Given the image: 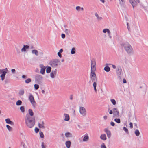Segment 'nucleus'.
I'll list each match as a JSON object with an SVG mask.
<instances>
[{
    "mask_svg": "<svg viewBox=\"0 0 148 148\" xmlns=\"http://www.w3.org/2000/svg\"><path fill=\"white\" fill-rule=\"evenodd\" d=\"M25 120L26 125L29 128L32 127L35 124V117L31 116L28 114H27L26 116Z\"/></svg>",
    "mask_w": 148,
    "mask_h": 148,
    "instance_id": "1",
    "label": "nucleus"
},
{
    "mask_svg": "<svg viewBox=\"0 0 148 148\" xmlns=\"http://www.w3.org/2000/svg\"><path fill=\"white\" fill-rule=\"evenodd\" d=\"M124 49L127 53L129 55L134 54V51L131 45L128 42L124 43L123 45Z\"/></svg>",
    "mask_w": 148,
    "mask_h": 148,
    "instance_id": "2",
    "label": "nucleus"
},
{
    "mask_svg": "<svg viewBox=\"0 0 148 148\" xmlns=\"http://www.w3.org/2000/svg\"><path fill=\"white\" fill-rule=\"evenodd\" d=\"M122 70L120 66H118L116 68V73L118 78L121 79L122 77Z\"/></svg>",
    "mask_w": 148,
    "mask_h": 148,
    "instance_id": "3",
    "label": "nucleus"
},
{
    "mask_svg": "<svg viewBox=\"0 0 148 148\" xmlns=\"http://www.w3.org/2000/svg\"><path fill=\"white\" fill-rule=\"evenodd\" d=\"M60 64V61L58 59H55L51 62L50 63L51 66L53 68L56 67Z\"/></svg>",
    "mask_w": 148,
    "mask_h": 148,
    "instance_id": "4",
    "label": "nucleus"
},
{
    "mask_svg": "<svg viewBox=\"0 0 148 148\" xmlns=\"http://www.w3.org/2000/svg\"><path fill=\"white\" fill-rule=\"evenodd\" d=\"M29 99L32 105L34 107H35L36 103L35 102L33 95L31 94H30L29 96Z\"/></svg>",
    "mask_w": 148,
    "mask_h": 148,
    "instance_id": "5",
    "label": "nucleus"
},
{
    "mask_svg": "<svg viewBox=\"0 0 148 148\" xmlns=\"http://www.w3.org/2000/svg\"><path fill=\"white\" fill-rule=\"evenodd\" d=\"M96 62L94 60H91V71L95 72L96 70Z\"/></svg>",
    "mask_w": 148,
    "mask_h": 148,
    "instance_id": "6",
    "label": "nucleus"
},
{
    "mask_svg": "<svg viewBox=\"0 0 148 148\" xmlns=\"http://www.w3.org/2000/svg\"><path fill=\"white\" fill-rule=\"evenodd\" d=\"M90 78L92 82L97 81V79L95 72L91 71L90 74Z\"/></svg>",
    "mask_w": 148,
    "mask_h": 148,
    "instance_id": "7",
    "label": "nucleus"
},
{
    "mask_svg": "<svg viewBox=\"0 0 148 148\" xmlns=\"http://www.w3.org/2000/svg\"><path fill=\"white\" fill-rule=\"evenodd\" d=\"M80 114L84 116H85L86 115L85 109L83 107H80L79 110Z\"/></svg>",
    "mask_w": 148,
    "mask_h": 148,
    "instance_id": "8",
    "label": "nucleus"
},
{
    "mask_svg": "<svg viewBox=\"0 0 148 148\" xmlns=\"http://www.w3.org/2000/svg\"><path fill=\"white\" fill-rule=\"evenodd\" d=\"M113 112V117H117L119 115V112L118 109L116 108H113L112 109Z\"/></svg>",
    "mask_w": 148,
    "mask_h": 148,
    "instance_id": "9",
    "label": "nucleus"
},
{
    "mask_svg": "<svg viewBox=\"0 0 148 148\" xmlns=\"http://www.w3.org/2000/svg\"><path fill=\"white\" fill-rule=\"evenodd\" d=\"M35 79L38 82H41L43 79L42 76L39 74H36L35 77Z\"/></svg>",
    "mask_w": 148,
    "mask_h": 148,
    "instance_id": "10",
    "label": "nucleus"
},
{
    "mask_svg": "<svg viewBox=\"0 0 148 148\" xmlns=\"http://www.w3.org/2000/svg\"><path fill=\"white\" fill-rule=\"evenodd\" d=\"M104 131L106 134L108 138H110L111 137V135L110 131L107 128L105 129Z\"/></svg>",
    "mask_w": 148,
    "mask_h": 148,
    "instance_id": "11",
    "label": "nucleus"
},
{
    "mask_svg": "<svg viewBox=\"0 0 148 148\" xmlns=\"http://www.w3.org/2000/svg\"><path fill=\"white\" fill-rule=\"evenodd\" d=\"M40 67L41 68L40 73L42 74H44L45 73V71L46 69V67L44 65L41 64L40 65Z\"/></svg>",
    "mask_w": 148,
    "mask_h": 148,
    "instance_id": "12",
    "label": "nucleus"
},
{
    "mask_svg": "<svg viewBox=\"0 0 148 148\" xmlns=\"http://www.w3.org/2000/svg\"><path fill=\"white\" fill-rule=\"evenodd\" d=\"M29 46L27 45H24L23 47L21 49V51L22 52H26L29 48Z\"/></svg>",
    "mask_w": 148,
    "mask_h": 148,
    "instance_id": "13",
    "label": "nucleus"
},
{
    "mask_svg": "<svg viewBox=\"0 0 148 148\" xmlns=\"http://www.w3.org/2000/svg\"><path fill=\"white\" fill-rule=\"evenodd\" d=\"M57 73V70L55 69L54 70H52L50 73V76L51 78H54L55 75H56Z\"/></svg>",
    "mask_w": 148,
    "mask_h": 148,
    "instance_id": "14",
    "label": "nucleus"
},
{
    "mask_svg": "<svg viewBox=\"0 0 148 148\" xmlns=\"http://www.w3.org/2000/svg\"><path fill=\"white\" fill-rule=\"evenodd\" d=\"M130 2L132 5L133 8L136 5L137 3L134 0H130Z\"/></svg>",
    "mask_w": 148,
    "mask_h": 148,
    "instance_id": "15",
    "label": "nucleus"
},
{
    "mask_svg": "<svg viewBox=\"0 0 148 148\" xmlns=\"http://www.w3.org/2000/svg\"><path fill=\"white\" fill-rule=\"evenodd\" d=\"M7 73V72L5 71H3L2 72V74L0 75V77L1 78V79L2 81H3L5 78V77Z\"/></svg>",
    "mask_w": 148,
    "mask_h": 148,
    "instance_id": "16",
    "label": "nucleus"
},
{
    "mask_svg": "<svg viewBox=\"0 0 148 148\" xmlns=\"http://www.w3.org/2000/svg\"><path fill=\"white\" fill-rule=\"evenodd\" d=\"M100 138L102 140H106L107 138L105 134H101L100 137Z\"/></svg>",
    "mask_w": 148,
    "mask_h": 148,
    "instance_id": "17",
    "label": "nucleus"
},
{
    "mask_svg": "<svg viewBox=\"0 0 148 148\" xmlns=\"http://www.w3.org/2000/svg\"><path fill=\"white\" fill-rule=\"evenodd\" d=\"M38 126L39 128H42L43 129H44L45 128L44 121H42L41 123H38Z\"/></svg>",
    "mask_w": 148,
    "mask_h": 148,
    "instance_id": "18",
    "label": "nucleus"
},
{
    "mask_svg": "<svg viewBox=\"0 0 148 148\" xmlns=\"http://www.w3.org/2000/svg\"><path fill=\"white\" fill-rule=\"evenodd\" d=\"M119 1L120 4L121 5L122 8H125V6L124 5V0H119Z\"/></svg>",
    "mask_w": 148,
    "mask_h": 148,
    "instance_id": "19",
    "label": "nucleus"
},
{
    "mask_svg": "<svg viewBox=\"0 0 148 148\" xmlns=\"http://www.w3.org/2000/svg\"><path fill=\"white\" fill-rule=\"evenodd\" d=\"M65 145L67 148H70L71 145V142L69 140L65 142Z\"/></svg>",
    "mask_w": 148,
    "mask_h": 148,
    "instance_id": "20",
    "label": "nucleus"
},
{
    "mask_svg": "<svg viewBox=\"0 0 148 148\" xmlns=\"http://www.w3.org/2000/svg\"><path fill=\"white\" fill-rule=\"evenodd\" d=\"M31 52L32 54H34L36 56H38V52L37 50H33Z\"/></svg>",
    "mask_w": 148,
    "mask_h": 148,
    "instance_id": "21",
    "label": "nucleus"
},
{
    "mask_svg": "<svg viewBox=\"0 0 148 148\" xmlns=\"http://www.w3.org/2000/svg\"><path fill=\"white\" fill-rule=\"evenodd\" d=\"M64 115L65 117V119H64L65 121H68L70 119L69 116V115L66 114H64Z\"/></svg>",
    "mask_w": 148,
    "mask_h": 148,
    "instance_id": "22",
    "label": "nucleus"
},
{
    "mask_svg": "<svg viewBox=\"0 0 148 148\" xmlns=\"http://www.w3.org/2000/svg\"><path fill=\"white\" fill-rule=\"evenodd\" d=\"M65 136L67 138H71L72 137V134L70 132H66L65 133Z\"/></svg>",
    "mask_w": 148,
    "mask_h": 148,
    "instance_id": "23",
    "label": "nucleus"
},
{
    "mask_svg": "<svg viewBox=\"0 0 148 148\" xmlns=\"http://www.w3.org/2000/svg\"><path fill=\"white\" fill-rule=\"evenodd\" d=\"M19 94L20 96L23 95L24 93V90L23 89H21L19 90Z\"/></svg>",
    "mask_w": 148,
    "mask_h": 148,
    "instance_id": "24",
    "label": "nucleus"
},
{
    "mask_svg": "<svg viewBox=\"0 0 148 148\" xmlns=\"http://www.w3.org/2000/svg\"><path fill=\"white\" fill-rule=\"evenodd\" d=\"M28 112L29 113V115L30 116H33L34 115V113L31 109H29L28 110Z\"/></svg>",
    "mask_w": 148,
    "mask_h": 148,
    "instance_id": "25",
    "label": "nucleus"
},
{
    "mask_svg": "<svg viewBox=\"0 0 148 148\" xmlns=\"http://www.w3.org/2000/svg\"><path fill=\"white\" fill-rule=\"evenodd\" d=\"M89 137L88 135L85 136L83 138V141H86L88 140Z\"/></svg>",
    "mask_w": 148,
    "mask_h": 148,
    "instance_id": "26",
    "label": "nucleus"
},
{
    "mask_svg": "<svg viewBox=\"0 0 148 148\" xmlns=\"http://www.w3.org/2000/svg\"><path fill=\"white\" fill-rule=\"evenodd\" d=\"M95 15L96 17H97L98 21H100L102 19V18L101 17L99 16L98 15L97 13H95Z\"/></svg>",
    "mask_w": 148,
    "mask_h": 148,
    "instance_id": "27",
    "label": "nucleus"
},
{
    "mask_svg": "<svg viewBox=\"0 0 148 148\" xmlns=\"http://www.w3.org/2000/svg\"><path fill=\"white\" fill-rule=\"evenodd\" d=\"M76 51V49L75 48L73 47L72 48L71 51V54H74L75 53Z\"/></svg>",
    "mask_w": 148,
    "mask_h": 148,
    "instance_id": "28",
    "label": "nucleus"
},
{
    "mask_svg": "<svg viewBox=\"0 0 148 148\" xmlns=\"http://www.w3.org/2000/svg\"><path fill=\"white\" fill-rule=\"evenodd\" d=\"M104 70L106 72H109L110 70V68L108 66H105L104 69Z\"/></svg>",
    "mask_w": 148,
    "mask_h": 148,
    "instance_id": "29",
    "label": "nucleus"
},
{
    "mask_svg": "<svg viewBox=\"0 0 148 148\" xmlns=\"http://www.w3.org/2000/svg\"><path fill=\"white\" fill-rule=\"evenodd\" d=\"M51 67H48L46 69V73H50L51 71Z\"/></svg>",
    "mask_w": 148,
    "mask_h": 148,
    "instance_id": "30",
    "label": "nucleus"
},
{
    "mask_svg": "<svg viewBox=\"0 0 148 148\" xmlns=\"http://www.w3.org/2000/svg\"><path fill=\"white\" fill-rule=\"evenodd\" d=\"M20 110L23 113L25 111V108L24 106H21L20 108Z\"/></svg>",
    "mask_w": 148,
    "mask_h": 148,
    "instance_id": "31",
    "label": "nucleus"
},
{
    "mask_svg": "<svg viewBox=\"0 0 148 148\" xmlns=\"http://www.w3.org/2000/svg\"><path fill=\"white\" fill-rule=\"evenodd\" d=\"M134 133L137 136H138L140 134L139 131L138 130H136Z\"/></svg>",
    "mask_w": 148,
    "mask_h": 148,
    "instance_id": "32",
    "label": "nucleus"
},
{
    "mask_svg": "<svg viewBox=\"0 0 148 148\" xmlns=\"http://www.w3.org/2000/svg\"><path fill=\"white\" fill-rule=\"evenodd\" d=\"M21 145L23 147V148H27V147L25 145V143L23 142H22L21 143Z\"/></svg>",
    "mask_w": 148,
    "mask_h": 148,
    "instance_id": "33",
    "label": "nucleus"
},
{
    "mask_svg": "<svg viewBox=\"0 0 148 148\" xmlns=\"http://www.w3.org/2000/svg\"><path fill=\"white\" fill-rule=\"evenodd\" d=\"M22 102L21 100H18L16 103V104L17 106H19L21 105Z\"/></svg>",
    "mask_w": 148,
    "mask_h": 148,
    "instance_id": "34",
    "label": "nucleus"
},
{
    "mask_svg": "<svg viewBox=\"0 0 148 148\" xmlns=\"http://www.w3.org/2000/svg\"><path fill=\"white\" fill-rule=\"evenodd\" d=\"M110 32V30L106 28L104 29L103 31V32L104 33H106L107 32L108 33Z\"/></svg>",
    "mask_w": 148,
    "mask_h": 148,
    "instance_id": "35",
    "label": "nucleus"
},
{
    "mask_svg": "<svg viewBox=\"0 0 148 148\" xmlns=\"http://www.w3.org/2000/svg\"><path fill=\"white\" fill-rule=\"evenodd\" d=\"M6 126L7 129L9 131H12V128L10 126L8 125H7Z\"/></svg>",
    "mask_w": 148,
    "mask_h": 148,
    "instance_id": "36",
    "label": "nucleus"
},
{
    "mask_svg": "<svg viewBox=\"0 0 148 148\" xmlns=\"http://www.w3.org/2000/svg\"><path fill=\"white\" fill-rule=\"evenodd\" d=\"M114 121L118 123H120L121 122V120L120 119L116 118L114 119Z\"/></svg>",
    "mask_w": 148,
    "mask_h": 148,
    "instance_id": "37",
    "label": "nucleus"
},
{
    "mask_svg": "<svg viewBox=\"0 0 148 148\" xmlns=\"http://www.w3.org/2000/svg\"><path fill=\"white\" fill-rule=\"evenodd\" d=\"M31 82V79L30 78H28L25 80V82L26 83L28 84L30 83Z\"/></svg>",
    "mask_w": 148,
    "mask_h": 148,
    "instance_id": "38",
    "label": "nucleus"
},
{
    "mask_svg": "<svg viewBox=\"0 0 148 148\" xmlns=\"http://www.w3.org/2000/svg\"><path fill=\"white\" fill-rule=\"evenodd\" d=\"M111 101L113 105H115L116 104V101L114 99H111Z\"/></svg>",
    "mask_w": 148,
    "mask_h": 148,
    "instance_id": "39",
    "label": "nucleus"
},
{
    "mask_svg": "<svg viewBox=\"0 0 148 148\" xmlns=\"http://www.w3.org/2000/svg\"><path fill=\"white\" fill-rule=\"evenodd\" d=\"M40 137L43 138H44V136L42 132H40Z\"/></svg>",
    "mask_w": 148,
    "mask_h": 148,
    "instance_id": "40",
    "label": "nucleus"
},
{
    "mask_svg": "<svg viewBox=\"0 0 148 148\" xmlns=\"http://www.w3.org/2000/svg\"><path fill=\"white\" fill-rule=\"evenodd\" d=\"M34 88H35V89L37 90L39 88V86L38 84H35L34 85Z\"/></svg>",
    "mask_w": 148,
    "mask_h": 148,
    "instance_id": "41",
    "label": "nucleus"
},
{
    "mask_svg": "<svg viewBox=\"0 0 148 148\" xmlns=\"http://www.w3.org/2000/svg\"><path fill=\"white\" fill-rule=\"evenodd\" d=\"M5 121L6 123L8 124H9L10 122H11V121L10 120V119L8 118L7 119H6L5 120Z\"/></svg>",
    "mask_w": 148,
    "mask_h": 148,
    "instance_id": "42",
    "label": "nucleus"
},
{
    "mask_svg": "<svg viewBox=\"0 0 148 148\" xmlns=\"http://www.w3.org/2000/svg\"><path fill=\"white\" fill-rule=\"evenodd\" d=\"M123 130L125 131L127 133H128V130L125 127H124L123 129Z\"/></svg>",
    "mask_w": 148,
    "mask_h": 148,
    "instance_id": "43",
    "label": "nucleus"
},
{
    "mask_svg": "<svg viewBox=\"0 0 148 148\" xmlns=\"http://www.w3.org/2000/svg\"><path fill=\"white\" fill-rule=\"evenodd\" d=\"M108 36L110 39H111L112 37L111 36V33L110 32L108 33Z\"/></svg>",
    "mask_w": 148,
    "mask_h": 148,
    "instance_id": "44",
    "label": "nucleus"
},
{
    "mask_svg": "<svg viewBox=\"0 0 148 148\" xmlns=\"http://www.w3.org/2000/svg\"><path fill=\"white\" fill-rule=\"evenodd\" d=\"M101 148H106V147L104 143H103L102 144L101 146Z\"/></svg>",
    "mask_w": 148,
    "mask_h": 148,
    "instance_id": "45",
    "label": "nucleus"
},
{
    "mask_svg": "<svg viewBox=\"0 0 148 148\" xmlns=\"http://www.w3.org/2000/svg\"><path fill=\"white\" fill-rule=\"evenodd\" d=\"M64 32L66 34H68L69 32V30L67 29H65Z\"/></svg>",
    "mask_w": 148,
    "mask_h": 148,
    "instance_id": "46",
    "label": "nucleus"
},
{
    "mask_svg": "<svg viewBox=\"0 0 148 148\" xmlns=\"http://www.w3.org/2000/svg\"><path fill=\"white\" fill-rule=\"evenodd\" d=\"M96 81L93 82L94 83H93V86L94 88H96V87L97 83H96Z\"/></svg>",
    "mask_w": 148,
    "mask_h": 148,
    "instance_id": "47",
    "label": "nucleus"
},
{
    "mask_svg": "<svg viewBox=\"0 0 148 148\" xmlns=\"http://www.w3.org/2000/svg\"><path fill=\"white\" fill-rule=\"evenodd\" d=\"M11 72L12 74H14L16 73V70L14 69H12L11 70Z\"/></svg>",
    "mask_w": 148,
    "mask_h": 148,
    "instance_id": "48",
    "label": "nucleus"
},
{
    "mask_svg": "<svg viewBox=\"0 0 148 148\" xmlns=\"http://www.w3.org/2000/svg\"><path fill=\"white\" fill-rule=\"evenodd\" d=\"M76 9L77 11H79L80 10V7L79 6H77L76 7Z\"/></svg>",
    "mask_w": 148,
    "mask_h": 148,
    "instance_id": "49",
    "label": "nucleus"
},
{
    "mask_svg": "<svg viewBox=\"0 0 148 148\" xmlns=\"http://www.w3.org/2000/svg\"><path fill=\"white\" fill-rule=\"evenodd\" d=\"M41 146L42 148H46L45 146L44 145V143L43 142H42V143Z\"/></svg>",
    "mask_w": 148,
    "mask_h": 148,
    "instance_id": "50",
    "label": "nucleus"
},
{
    "mask_svg": "<svg viewBox=\"0 0 148 148\" xmlns=\"http://www.w3.org/2000/svg\"><path fill=\"white\" fill-rule=\"evenodd\" d=\"M35 130L36 132V133H37L39 132V129L38 128L36 127L35 128Z\"/></svg>",
    "mask_w": 148,
    "mask_h": 148,
    "instance_id": "51",
    "label": "nucleus"
},
{
    "mask_svg": "<svg viewBox=\"0 0 148 148\" xmlns=\"http://www.w3.org/2000/svg\"><path fill=\"white\" fill-rule=\"evenodd\" d=\"M61 36H62V38L64 39V38L65 37V35L64 34H62Z\"/></svg>",
    "mask_w": 148,
    "mask_h": 148,
    "instance_id": "52",
    "label": "nucleus"
},
{
    "mask_svg": "<svg viewBox=\"0 0 148 148\" xmlns=\"http://www.w3.org/2000/svg\"><path fill=\"white\" fill-rule=\"evenodd\" d=\"M130 127L131 128H133V124L132 123V122H130Z\"/></svg>",
    "mask_w": 148,
    "mask_h": 148,
    "instance_id": "53",
    "label": "nucleus"
},
{
    "mask_svg": "<svg viewBox=\"0 0 148 148\" xmlns=\"http://www.w3.org/2000/svg\"><path fill=\"white\" fill-rule=\"evenodd\" d=\"M110 124L112 126H114L115 125V123H114V122H111Z\"/></svg>",
    "mask_w": 148,
    "mask_h": 148,
    "instance_id": "54",
    "label": "nucleus"
},
{
    "mask_svg": "<svg viewBox=\"0 0 148 148\" xmlns=\"http://www.w3.org/2000/svg\"><path fill=\"white\" fill-rule=\"evenodd\" d=\"M113 110H111L110 111L109 113L110 114H113Z\"/></svg>",
    "mask_w": 148,
    "mask_h": 148,
    "instance_id": "55",
    "label": "nucleus"
},
{
    "mask_svg": "<svg viewBox=\"0 0 148 148\" xmlns=\"http://www.w3.org/2000/svg\"><path fill=\"white\" fill-rule=\"evenodd\" d=\"M58 56H59L60 57V58L61 57H62V55H61V54H60V52H58Z\"/></svg>",
    "mask_w": 148,
    "mask_h": 148,
    "instance_id": "56",
    "label": "nucleus"
},
{
    "mask_svg": "<svg viewBox=\"0 0 148 148\" xmlns=\"http://www.w3.org/2000/svg\"><path fill=\"white\" fill-rule=\"evenodd\" d=\"M112 65V68L114 69H116V66H115V65H113V64H111V65Z\"/></svg>",
    "mask_w": 148,
    "mask_h": 148,
    "instance_id": "57",
    "label": "nucleus"
},
{
    "mask_svg": "<svg viewBox=\"0 0 148 148\" xmlns=\"http://www.w3.org/2000/svg\"><path fill=\"white\" fill-rule=\"evenodd\" d=\"M9 124H10L11 125H14V123L13 122L11 121Z\"/></svg>",
    "mask_w": 148,
    "mask_h": 148,
    "instance_id": "58",
    "label": "nucleus"
},
{
    "mask_svg": "<svg viewBox=\"0 0 148 148\" xmlns=\"http://www.w3.org/2000/svg\"><path fill=\"white\" fill-rule=\"evenodd\" d=\"M127 27L128 28V29L129 30H130V26L128 25V23H127Z\"/></svg>",
    "mask_w": 148,
    "mask_h": 148,
    "instance_id": "59",
    "label": "nucleus"
},
{
    "mask_svg": "<svg viewBox=\"0 0 148 148\" xmlns=\"http://www.w3.org/2000/svg\"><path fill=\"white\" fill-rule=\"evenodd\" d=\"M73 95H71L70 97V99L71 100H73Z\"/></svg>",
    "mask_w": 148,
    "mask_h": 148,
    "instance_id": "60",
    "label": "nucleus"
},
{
    "mask_svg": "<svg viewBox=\"0 0 148 148\" xmlns=\"http://www.w3.org/2000/svg\"><path fill=\"white\" fill-rule=\"evenodd\" d=\"M103 118L105 120H106L107 118V116L105 115L103 116Z\"/></svg>",
    "mask_w": 148,
    "mask_h": 148,
    "instance_id": "61",
    "label": "nucleus"
},
{
    "mask_svg": "<svg viewBox=\"0 0 148 148\" xmlns=\"http://www.w3.org/2000/svg\"><path fill=\"white\" fill-rule=\"evenodd\" d=\"M22 77L23 78H25L27 77L26 76L24 75H23L22 76Z\"/></svg>",
    "mask_w": 148,
    "mask_h": 148,
    "instance_id": "62",
    "label": "nucleus"
},
{
    "mask_svg": "<svg viewBox=\"0 0 148 148\" xmlns=\"http://www.w3.org/2000/svg\"><path fill=\"white\" fill-rule=\"evenodd\" d=\"M63 51V50L62 49H61L60 50L59 52H60V53H61Z\"/></svg>",
    "mask_w": 148,
    "mask_h": 148,
    "instance_id": "63",
    "label": "nucleus"
},
{
    "mask_svg": "<svg viewBox=\"0 0 148 148\" xmlns=\"http://www.w3.org/2000/svg\"><path fill=\"white\" fill-rule=\"evenodd\" d=\"M126 82H127V81H126V80L125 79H123V83H125Z\"/></svg>",
    "mask_w": 148,
    "mask_h": 148,
    "instance_id": "64",
    "label": "nucleus"
}]
</instances>
